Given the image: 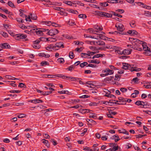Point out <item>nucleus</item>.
<instances>
[{
    "instance_id": "obj_1",
    "label": "nucleus",
    "mask_w": 151,
    "mask_h": 151,
    "mask_svg": "<svg viewBox=\"0 0 151 151\" xmlns=\"http://www.w3.org/2000/svg\"><path fill=\"white\" fill-rule=\"evenodd\" d=\"M106 48H90V49L92 50V51H87V53H81V57L83 58H86L87 56H90L93 55L94 54L97 53L99 52V50H106L105 49Z\"/></svg>"
},
{
    "instance_id": "obj_2",
    "label": "nucleus",
    "mask_w": 151,
    "mask_h": 151,
    "mask_svg": "<svg viewBox=\"0 0 151 151\" xmlns=\"http://www.w3.org/2000/svg\"><path fill=\"white\" fill-rule=\"evenodd\" d=\"M122 64V68L124 69H129L132 72L133 71L138 72L141 70V68H138L135 66H134V65H130L126 63H123Z\"/></svg>"
},
{
    "instance_id": "obj_3",
    "label": "nucleus",
    "mask_w": 151,
    "mask_h": 151,
    "mask_svg": "<svg viewBox=\"0 0 151 151\" xmlns=\"http://www.w3.org/2000/svg\"><path fill=\"white\" fill-rule=\"evenodd\" d=\"M113 51H114L116 53L118 54H120L121 55L124 54V55H128L131 53L132 50L130 48H127L125 49L123 51H122V52L118 50H116V49H114Z\"/></svg>"
},
{
    "instance_id": "obj_4",
    "label": "nucleus",
    "mask_w": 151,
    "mask_h": 151,
    "mask_svg": "<svg viewBox=\"0 0 151 151\" xmlns=\"http://www.w3.org/2000/svg\"><path fill=\"white\" fill-rule=\"evenodd\" d=\"M59 32L58 30L57 29L54 28L49 30L47 33V34L51 36H52L57 35Z\"/></svg>"
},
{
    "instance_id": "obj_5",
    "label": "nucleus",
    "mask_w": 151,
    "mask_h": 151,
    "mask_svg": "<svg viewBox=\"0 0 151 151\" xmlns=\"http://www.w3.org/2000/svg\"><path fill=\"white\" fill-rule=\"evenodd\" d=\"M143 50L144 51L143 53L146 55L151 56V51L150 48H143Z\"/></svg>"
},
{
    "instance_id": "obj_6",
    "label": "nucleus",
    "mask_w": 151,
    "mask_h": 151,
    "mask_svg": "<svg viewBox=\"0 0 151 151\" xmlns=\"http://www.w3.org/2000/svg\"><path fill=\"white\" fill-rule=\"evenodd\" d=\"M40 40L41 41H46L51 40L52 41H56V39L55 38H46L44 37H41L40 38Z\"/></svg>"
},
{
    "instance_id": "obj_7",
    "label": "nucleus",
    "mask_w": 151,
    "mask_h": 151,
    "mask_svg": "<svg viewBox=\"0 0 151 151\" xmlns=\"http://www.w3.org/2000/svg\"><path fill=\"white\" fill-rule=\"evenodd\" d=\"M114 71L112 70H110L109 68L106 69L105 70H103V73H106V75L107 76L109 75H111L114 73Z\"/></svg>"
},
{
    "instance_id": "obj_8",
    "label": "nucleus",
    "mask_w": 151,
    "mask_h": 151,
    "mask_svg": "<svg viewBox=\"0 0 151 151\" xmlns=\"http://www.w3.org/2000/svg\"><path fill=\"white\" fill-rule=\"evenodd\" d=\"M27 36V35H25L18 34L17 35L16 39L18 40H19L21 39H23L25 38Z\"/></svg>"
},
{
    "instance_id": "obj_9",
    "label": "nucleus",
    "mask_w": 151,
    "mask_h": 151,
    "mask_svg": "<svg viewBox=\"0 0 151 151\" xmlns=\"http://www.w3.org/2000/svg\"><path fill=\"white\" fill-rule=\"evenodd\" d=\"M96 14L97 15L102 17H104L105 12H100L98 11H95Z\"/></svg>"
},
{
    "instance_id": "obj_10",
    "label": "nucleus",
    "mask_w": 151,
    "mask_h": 151,
    "mask_svg": "<svg viewBox=\"0 0 151 151\" xmlns=\"http://www.w3.org/2000/svg\"><path fill=\"white\" fill-rule=\"evenodd\" d=\"M135 104L136 105L138 106L141 105L143 107L145 105V103L142 101H137L135 103Z\"/></svg>"
},
{
    "instance_id": "obj_11",
    "label": "nucleus",
    "mask_w": 151,
    "mask_h": 151,
    "mask_svg": "<svg viewBox=\"0 0 151 151\" xmlns=\"http://www.w3.org/2000/svg\"><path fill=\"white\" fill-rule=\"evenodd\" d=\"M90 111L89 109H80L79 110V111L82 114L88 113Z\"/></svg>"
},
{
    "instance_id": "obj_12",
    "label": "nucleus",
    "mask_w": 151,
    "mask_h": 151,
    "mask_svg": "<svg viewBox=\"0 0 151 151\" xmlns=\"http://www.w3.org/2000/svg\"><path fill=\"white\" fill-rule=\"evenodd\" d=\"M64 45L63 42H60L56 44V46H53L52 47H64Z\"/></svg>"
},
{
    "instance_id": "obj_13",
    "label": "nucleus",
    "mask_w": 151,
    "mask_h": 151,
    "mask_svg": "<svg viewBox=\"0 0 151 151\" xmlns=\"http://www.w3.org/2000/svg\"><path fill=\"white\" fill-rule=\"evenodd\" d=\"M42 142L45 145L48 147H50V144L48 140H46L45 139H42Z\"/></svg>"
},
{
    "instance_id": "obj_14",
    "label": "nucleus",
    "mask_w": 151,
    "mask_h": 151,
    "mask_svg": "<svg viewBox=\"0 0 151 151\" xmlns=\"http://www.w3.org/2000/svg\"><path fill=\"white\" fill-rule=\"evenodd\" d=\"M91 81L87 82L86 83V86L88 87L93 88L94 87V85L91 83Z\"/></svg>"
},
{
    "instance_id": "obj_15",
    "label": "nucleus",
    "mask_w": 151,
    "mask_h": 151,
    "mask_svg": "<svg viewBox=\"0 0 151 151\" xmlns=\"http://www.w3.org/2000/svg\"><path fill=\"white\" fill-rule=\"evenodd\" d=\"M127 33L132 35H137V32L135 30H129L127 31Z\"/></svg>"
},
{
    "instance_id": "obj_16",
    "label": "nucleus",
    "mask_w": 151,
    "mask_h": 151,
    "mask_svg": "<svg viewBox=\"0 0 151 151\" xmlns=\"http://www.w3.org/2000/svg\"><path fill=\"white\" fill-rule=\"evenodd\" d=\"M124 26L122 24L118 25L117 30L120 32H122L124 30Z\"/></svg>"
},
{
    "instance_id": "obj_17",
    "label": "nucleus",
    "mask_w": 151,
    "mask_h": 151,
    "mask_svg": "<svg viewBox=\"0 0 151 151\" xmlns=\"http://www.w3.org/2000/svg\"><path fill=\"white\" fill-rule=\"evenodd\" d=\"M118 131L119 133H123L127 135L129 134V132L127 131L126 130L124 129H123L121 130H119Z\"/></svg>"
},
{
    "instance_id": "obj_18",
    "label": "nucleus",
    "mask_w": 151,
    "mask_h": 151,
    "mask_svg": "<svg viewBox=\"0 0 151 151\" xmlns=\"http://www.w3.org/2000/svg\"><path fill=\"white\" fill-rule=\"evenodd\" d=\"M36 31H35L36 33V34L37 35H43V33L42 32V29H36Z\"/></svg>"
},
{
    "instance_id": "obj_19",
    "label": "nucleus",
    "mask_w": 151,
    "mask_h": 151,
    "mask_svg": "<svg viewBox=\"0 0 151 151\" xmlns=\"http://www.w3.org/2000/svg\"><path fill=\"white\" fill-rule=\"evenodd\" d=\"M38 55L40 56L46 58H48L50 56L49 54H45L43 53H39Z\"/></svg>"
},
{
    "instance_id": "obj_20",
    "label": "nucleus",
    "mask_w": 151,
    "mask_h": 151,
    "mask_svg": "<svg viewBox=\"0 0 151 151\" xmlns=\"http://www.w3.org/2000/svg\"><path fill=\"white\" fill-rule=\"evenodd\" d=\"M0 47H10L9 44L7 43H1L0 44Z\"/></svg>"
},
{
    "instance_id": "obj_21",
    "label": "nucleus",
    "mask_w": 151,
    "mask_h": 151,
    "mask_svg": "<svg viewBox=\"0 0 151 151\" xmlns=\"http://www.w3.org/2000/svg\"><path fill=\"white\" fill-rule=\"evenodd\" d=\"M67 11L74 14H78V12L77 11L74 10L72 9H67Z\"/></svg>"
},
{
    "instance_id": "obj_22",
    "label": "nucleus",
    "mask_w": 151,
    "mask_h": 151,
    "mask_svg": "<svg viewBox=\"0 0 151 151\" xmlns=\"http://www.w3.org/2000/svg\"><path fill=\"white\" fill-rule=\"evenodd\" d=\"M137 4H138V5H139L140 6H141L142 7H143L144 8H146V9H148L147 8V5L144 4L143 3H142L141 2H138Z\"/></svg>"
},
{
    "instance_id": "obj_23",
    "label": "nucleus",
    "mask_w": 151,
    "mask_h": 151,
    "mask_svg": "<svg viewBox=\"0 0 151 151\" xmlns=\"http://www.w3.org/2000/svg\"><path fill=\"white\" fill-rule=\"evenodd\" d=\"M22 11H24V10H22V9H20L19 10V12H20V13L19 14V15L20 16L22 17L23 18H24V17H27V16L26 15L24 14L22 12Z\"/></svg>"
},
{
    "instance_id": "obj_24",
    "label": "nucleus",
    "mask_w": 151,
    "mask_h": 151,
    "mask_svg": "<svg viewBox=\"0 0 151 151\" xmlns=\"http://www.w3.org/2000/svg\"><path fill=\"white\" fill-rule=\"evenodd\" d=\"M34 104H38L43 102V101L40 99H34Z\"/></svg>"
},
{
    "instance_id": "obj_25",
    "label": "nucleus",
    "mask_w": 151,
    "mask_h": 151,
    "mask_svg": "<svg viewBox=\"0 0 151 151\" xmlns=\"http://www.w3.org/2000/svg\"><path fill=\"white\" fill-rule=\"evenodd\" d=\"M113 148H110L109 149V150L110 151H116L118 149V146H115V145L113 146Z\"/></svg>"
},
{
    "instance_id": "obj_26",
    "label": "nucleus",
    "mask_w": 151,
    "mask_h": 151,
    "mask_svg": "<svg viewBox=\"0 0 151 151\" xmlns=\"http://www.w3.org/2000/svg\"><path fill=\"white\" fill-rule=\"evenodd\" d=\"M119 0H109L107 2L109 3H118Z\"/></svg>"
},
{
    "instance_id": "obj_27",
    "label": "nucleus",
    "mask_w": 151,
    "mask_h": 151,
    "mask_svg": "<svg viewBox=\"0 0 151 151\" xmlns=\"http://www.w3.org/2000/svg\"><path fill=\"white\" fill-rule=\"evenodd\" d=\"M146 84L147 85H144V86L147 88H151V82H147Z\"/></svg>"
},
{
    "instance_id": "obj_28",
    "label": "nucleus",
    "mask_w": 151,
    "mask_h": 151,
    "mask_svg": "<svg viewBox=\"0 0 151 151\" xmlns=\"http://www.w3.org/2000/svg\"><path fill=\"white\" fill-rule=\"evenodd\" d=\"M0 9L4 12L6 13V14H10L11 12H9L8 10L4 8H3L2 7H1L0 8Z\"/></svg>"
},
{
    "instance_id": "obj_29",
    "label": "nucleus",
    "mask_w": 151,
    "mask_h": 151,
    "mask_svg": "<svg viewBox=\"0 0 151 151\" xmlns=\"http://www.w3.org/2000/svg\"><path fill=\"white\" fill-rule=\"evenodd\" d=\"M31 18L33 20H35L37 19V16L35 14H30Z\"/></svg>"
},
{
    "instance_id": "obj_30",
    "label": "nucleus",
    "mask_w": 151,
    "mask_h": 151,
    "mask_svg": "<svg viewBox=\"0 0 151 151\" xmlns=\"http://www.w3.org/2000/svg\"><path fill=\"white\" fill-rule=\"evenodd\" d=\"M130 26L132 27H136V24L135 21L134 20L132 21L129 23Z\"/></svg>"
},
{
    "instance_id": "obj_31",
    "label": "nucleus",
    "mask_w": 151,
    "mask_h": 151,
    "mask_svg": "<svg viewBox=\"0 0 151 151\" xmlns=\"http://www.w3.org/2000/svg\"><path fill=\"white\" fill-rule=\"evenodd\" d=\"M96 42L98 45H100L103 46V45H105V42L102 41H98Z\"/></svg>"
},
{
    "instance_id": "obj_32",
    "label": "nucleus",
    "mask_w": 151,
    "mask_h": 151,
    "mask_svg": "<svg viewBox=\"0 0 151 151\" xmlns=\"http://www.w3.org/2000/svg\"><path fill=\"white\" fill-rule=\"evenodd\" d=\"M89 117L93 118L94 119H96L97 118V117L96 116V114L94 113H92L91 114L89 115Z\"/></svg>"
},
{
    "instance_id": "obj_33",
    "label": "nucleus",
    "mask_w": 151,
    "mask_h": 151,
    "mask_svg": "<svg viewBox=\"0 0 151 151\" xmlns=\"http://www.w3.org/2000/svg\"><path fill=\"white\" fill-rule=\"evenodd\" d=\"M41 65L42 66H45V65H49V63L48 62L46 61H42L40 63Z\"/></svg>"
},
{
    "instance_id": "obj_34",
    "label": "nucleus",
    "mask_w": 151,
    "mask_h": 151,
    "mask_svg": "<svg viewBox=\"0 0 151 151\" xmlns=\"http://www.w3.org/2000/svg\"><path fill=\"white\" fill-rule=\"evenodd\" d=\"M89 62L90 63H96L99 64L100 63V62L99 60H90V61Z\"/></svg>"
},
{
    "instance_id": "obj_35",
    "label": "nucleus",
    "mask_w": 151,
    "mask_h": 151,
    "mask_svg": "<svg viewBox=\"0 0 151 151\" xmlns=\"http://www.w3.org/2000/svg\"><path fill=\"white\" fill-rule=\"evenodd\" d=\"M114 137H117V138L116 139H114L115 141V142H116L120 140V138H119L118 136L116 134L113 136V139L114 138Z\"/></svg>"
},
{
    "instance_id": "obj_36",
    "label": "nucleus",
    "mask_w": 151,
    "mask_h": 151,
    "mask_svg": "<svg viewBox=\"0 0 151 151\" xmlns=\"http://www.w3.org/2000/svg\"><path fill=\"white\" fill-rule=\"evenodd\" d=\"M8 4L9 6L11 7L15 8L14 4L11 1H9L8 2Z\"/></svg>"
},
{
    "instance_id": "obj_37",
    "label": "nucleus",
    "mask_w": 151,
    "mask_h": 151,
    "mask_svg": "<svg viewBox=\"0 0 151 151\" xmlns=\"http://www.w3.org/2000/svg\"><path fill=\"white\" fill-rule=\"evenodd\" d=\"M78 17L79 18H82L83 19H86L87 17L86 16L85 14H80L78 15Z\"/></svg>"
},
{
    "instance_id": "obj_38",
    "label": "nucleus",
    "mask_w": 151,
    "mask_h": 151,
    "mask_svg": "<svg viewBox=\"0 0 151 151\" xmlns=\"http://www.w3.org/2000/svg\"><path fill=\"white\" fill-rule=\"evenodd\" d=\"M58 62L60 63H63L64 61V59L63 58H59L57 59Z\"/></svg>"
},
{
    "instance_id": "obj_39",
    "label": "nucleus",
    "mask_w": 151,
    "mask_h": 151,
    "mask_svg": "<svg viewBox=\"0 0 151 151\" xmlns=\"http://www.w3.org/2000/svg\"><path fill=\"white\" fill-rule=\"evenodd\" d=\"M105 96L108 97L112 98L113 99H115L116 98L115 96L114 95L112 94H111L110 93L108 95H105Z\"/></svg>"
},
{
    "instance_id": "obj_40",
    "label": "nucleus",
    "mask_w": 151,
    "mask_h": 151,
    "mask_svg": "<svg viewBox=\"0 0 151 151\" xmlns=\"http://www.w3.org/2000/svg\"><path fill=\"white\" fill-rule=\"evenodd\" d=\"M112 17V15L111 14L105 12V14L104 15V17L106 18H109V17Z\"/></svg>"
},
{
    "instance_id": "obj_41",
    "label": "nucleus",
    "mask_w": 151,
    "mask_h": 151,
    "mask_svg": "<svg viewBox=\"0 0 151 151\" xmlns=\"http://www.w3.org/2000/svg\"><path fill=\"white\" fill-rule=\"evenodd\" d=\"M108 113L110 114H111V115H114L117 114V113L116 112H114L111 109L108 110Z\"/></svg>"
},
{
    "instance_id": "obj_42",
    "label": "nucleus",
    "mask_w": 151,
    "mask_h": 151,
    "mask_svg": "<svg viewBox=\"0 0 151 151\" xmlns=\"http://www.w3.org/2000/svg\"><path fill=\"white\" fill-rule=\"evenodd\" d=\"M67 78H69L70 79H73V81H76L78 79H81V78H77L74 77H72L68 76Z\"/></svg>"
},
{
    "instance_id": "obj_43",
    "label": "nucleus",
    "mask_w": 151,
    "mask_h": 151,
    "mask_svg": "<svg viewBox=\"0 0 151 151\" xmlns=\"http://www.w3.org/2000/svg\"><path fill=\"white\" fill-rule=\"evenodd\" d=\"M88 64L87 62H84L82 63H81L80 65L81 68H83L85 66L87 65Z\"/></svg>"
},
{
    "instance_id": "obj_44",
    "label": "nucleus",
    "mask_w": 151,
    "mask_h": 151,
    "mask_svg": "<svg viewBox=\"0 0 151 151\" xmlns=\"http://www.w3.org/2000/svg\"><path fill=\"white\" fill-rule=\"evenodd\" d=\"M98 36H99V37H100V38L102 40H106V37L105 36L103 35L102 34H99L98 35Z\"/></svg>"
},
{
    "instance_id": "obj_45",
    "label": "nucleus",
    "mask_w": 151,
    "mask_h": 151,
    "mask_svg": "<svg viewBox=\"0 0 151 151\" xmlns=\"http://www.w3.org/2000/svg\"><path fill=\"white\" fill-rule=\"evenodd\" d=\"M75 4H77L78 5H79L81 6H84V4L81 2L79 1H75Z\"/></svg>"
},
{
    "instance_id": "obj_46",
    "label": "nucleus",
    "mask_w": 151,
    "mask_h": 151,
    "mask_svg": "<svg viewBox=\"0 0 151 151\" xmlns=\"http://www.w3.org/2000/svg\"><path fill=\"white\" fill-rule=\"evenodd\" d=\"M46 48L47 50L50 51H55L58 50V49H55L54 48Z\"/></svg>"
},
{
    "instance_id": "obj_47",
    "label": "nucleus",
    "mask_w": 151,
    "mask_h": 151,
    "mask_svg": "<svg viewBox=\"0 0 151 151\" xmlns=\"http://www.w3.org/2000/svg\"><path fill=\"white\" fill-rule=\"evenodd\" d=\"M69 57L70 58L72 59L74 57V55L73 54V53L72 52H70L69 53Z\"/></svg>"
},
{
    "instance_id": "obj_48",
    "label": "nucleus",
    "mask_w": 151,
    "mask_h": 151,
    "mask_svg": "<svg viewBox=\"0 0 151 151\" xmlns=\"http://www.w3.org/2000/svg\"><path fill=\"white\" fill-rule=\"evenodd\" d=\"M88 30H89V31L90 32H91V33L93 34H96V33L95 32H98L97 31H95L92 28L89 29Z\"/></svg>"
},
{
    "instance_id": "obj_49",
    "label": "nucleus",
    "mask_w": 151,
    "mask_h": 151,
    "mask_svg": "<svg viewBox=\"0 0 151 151\" xmlns=\"http://www.w3.org/2000/svg\"><path fill=\"white\" fill-rule=\"evenodd\" d=\"M52 93V91H45L43 92L42 94L44 95H47Z\"/></svg>"
},
{
    "instance_id": "obj_50",
    "label": "nucleus",
    "mask_w": 151,
    "mask_h": 151,
    "mask_svg": "<svg viewBox=\"0 0 151 151\" xmlns=\"http://www.w3.org/2000/svg\"><path fill=\"white\" fill-rule=\"evenodd\" d=\"M100 5L102 6H108V4L106 2H101L100 3Z\"/></svg>"
},
{
    "instance_id": "obj_51",
    "label": "nucleus",
    "mask_w": 151,
    "mask_h": 151,
    "mask_svg": "<svg viewBox=\"0 0 151 151\" xmlns=\"http://www.w3.org/2000/svg\"><path fill=\"white\" fill-rule=\"evenodd\" d=\"M58 13L62 15H64V16H67L68 14V13L66 12H63V11H60V12H58Z\"/></svg>"
},
{
    "instance_id": "obj_52",
    "label": "nucleus",
    "mask_w": 151,
    "mask_h": 151,
    "mask_svg": "<svg viewBox=\"0 0 151 151\" xmlns=\"http://www.w3.org/2000/svg\"><path fill=\"white\" fill-rule=\"evenodd\" d=\"M44 23L48 26H50L51 25L52 22L50 21H47L44 22Z\"/></svg>"
},
{
    "instance_id": "obj_53",
    "label": "nucleus",
    "mask_w": 151,
    "mask_h": 151,
    "mask_svg": "<svg viewBox=\"0 0 151 151\" xmlns=\"http://www.w3.org/2000/svg\"><path fill=\"white\" fill-rule=\"evenodd\" d=\"M43 135L44 138L45 139H49L50 137V136L48 134L45 133L43 134Z\"/></svg>"
},
{
    "instance_id": "obj_54",
    "label": "nucleus",
    "mask_w": 151,
    "mask_h": 151,
    "mask_svg": "<svg viewBox=\"0 0 151 151\" xmlns=\"http://www.w3.org/2000/svg\"><path fill=\"white\" fill-rule=\"evenodd\" d=\"M54 9L55 10L61 11V9H63L62 8L55 6L54 8Z\"/></svg>"
},
{
    "instance_id": "obj_55",
    "label": "nucleus",
    "mask_w": 151,
    "mask_h": 151,
    "mask_svg": "<svg viewBox=\"0 0 151 151\" xmlns=\"http://www.w3.org/2000/svg\"><path fill=\"white\" fill-rule=\"evenodd\" d=\"M57 77H62V78L63 79H65L66 78H67L68 76H62L61 74H58V75Z\"/></svg>"
},
{
    "instance_id": "obj_56",
    "label": "nucleus",
    "mask_w": 151,
    "mask_h": 151,
    "mask_svg": "<svg viewBox=\"0 0 151 151\" xmlns=\"http://www.w3.org/2000/svg\"><path fill=\"white\" fill-rule=\"evenodd\" d=\"M112 14L115 16H117L119 17L122 18V15L119 14H116V13H115L114 12H112Z\"/></svg>"
},
{
    "instance_id": "obj_57",
    "label": "nucleus",
    "mask_w": 151,
    "mask_h": 151,
    "mask_svg": "<svg viewBox=\"0 0 151 151\" xmlns=\"http://www.w3.org/2000/svg\"><path fill=\"white\" fill-rule=\"evenodd\" d=\"M26 116L25 114H20L17 116V117L18 118H22Z\"/></svg>"
},
{
    "instance_id": "obj_58",
    "label": "nucleus",
    "mask_w": 151,
    "mask_h": 151,
    "mask_svg": "<svg viewBox=\"0 0 151 151\" xmlns=\"http://www.w3.org/2000/svg\"><path fill=\"white\" fill-rule=\"evenodd\" d=\"M104 91L106 93V95H108L109 94L111 93L110 91L106 89H104Z\"/></svg>"
},
{
    "instance_id": "obj_59",
    "label": "nucleus",
    "mask_w": 151,
    "mask_h": 151,
    "mask_svg": "<svg viewBox=\"0 0 151 151\" xmlns=\"http://www.w3.org/2000/svg\"><path fill=\"white\" fill-rule=\"evenodd\" d=\"M143 42V41H141L137 39L136 40V41H135V42L136 43L135 44H142V42Z\"/></svg>"
},
{
    "instance_id": "obj_60",
    "label": "nucleus",
    "mask_w": 151,
    "mask_h": 151,
    "mask_svg": "<svg viewBox=\"0 0 151 151\" xmlns=\"http://www.w3.org/2000/svg\"><path fill=\"white\" fill-rule=\"evenodd\" d=\"M120 90L123 93H124V92H126L127 90V89L126 88H121L120 89Z\"/></svg>"
},
{
    "instance_id": "obj_61",
    "label": "nucleus",
    "mask_w": 151,
    "mask_h": 151,
    "mask_svg": "<svg viewBox=\"0 0 151 151\" xmlns=\"http://www.w3.org/2000/svg\"><path fill=\"white\" fill-rule=\"evenodd\" d=\"M26 85L24 83H20L19 85V87L20 88H25Z\"/></svg>"
},
{
    "instance_id": "obj_62",
    "label": "nucleus",
    "mask_w": 151,
    "mask_h": 151,
    "mask_svg": "<svg viewBox=\"0 0 151 151\" xmlns=\"http://www.w3.org/2000/svg\"><path fill=\"white\" fill-rule=\"evenodd\" d=\"M51 141L52 142L53 144L54 145H56L57 144V143L56 141L54 139H51Z\"/></svg>"
},
{
    "instance_id": "obj_63",
    "label": "nucleus",
    "mask_w": 151,
    "mask_h": 151,
    "mask_svg": "<svg viewBox=\"0 0 151 151\" xmlns=\"http://www.w3.org/2000/svg\"><path fill=\"white\" fill-rule=\"evenodd\" d=\"M65 4H68V5L72 6V2L70 1H67L65 2Z\"/></svg>"
},
{
    "instance_id": "obj_64",
    "label": "nucleus",
    "mask_w": 151,
    "mask_h": 151,
    "mask_svg": "<svg viewBox=\"0 0 151 151\" xmlns=\"http://www.w3.org/2000/svg\"><path fill=\"white\" fill-rule=\"evenodd\" d=\"M99 150V148L98 147H96V148H93L91 149H90V151H98Z\"/></svg>"
}]
</instances>
